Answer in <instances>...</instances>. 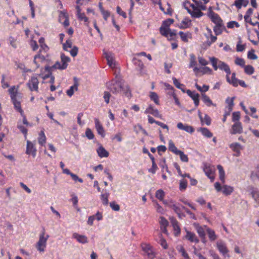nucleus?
<instances>
[{
    "label": "nucleus",
    "mask_w": 259,
    "mask_h": 259,
    "mask_svg": "<svg viewBox=\"0 0 259 259\" xmlns=\"http://www.w3.org/2000/svg\"><path fill=\"white\" fill-rule=\"evenodd\" d=\"M77 85L75 84L73 85L70 87L69 89H68L67 91L66 94L68 96L71 97L73 95L74 91H77Z\"/></svg>",
    "instance_id": "09e8293b"
},
{
    "label": "nucleus",
    "mask_w": 259,
    "mask_h": 259,
    "mask_svg": "<svg viewBox=\"0 0 259 259\" xmlns=\"http://www.w3.org/2000/svg\"><path fill=\"white\" fill-rule=\"evenodd\" d=\"M38 41L40 47V49L39 52H41L42 51L47 52L49 49L48 46L45 43V38L44 37H40Z\"/></svg>",
    "instance_id": "7c9ffc66"
},
{
    "label": "nucleus",
    "mask_w": 259,
    "mask_h": 259,
    "mask_svg": "<svg viewBox=\"0 0 259 259\" xmlns=\"http://www.w3.org/2000/svg\"><path fill=\"white\" fill-rule=\"evenodd\" d=\"M145 114H151L156 117H161L158 110L154 108L151 105H150L145 111Z\"/></svg>",
    "instance_id": "aec40b11"
},
{
    "label": "nucleus",
    "mask_w": 259,
    "mask_h": 259,
    "mask_svg": "<svg viewBox=\"0 0 259 259\" xmlns=\"http://www.w3.org/2000/svg\"><path fill=\"white\" fill-rule=\"evenodd\" d=\"M187 187V182L185 180H182L180 181V189L181 191L185 190Z\"/></svg>",
    "instance_id": "69168bd1"
},
{
    "label": "nucleus",
    "mask_w": 259,
    "mask_h": 259,
    "mask_svg": "<svg viewBox=\"0 0 259 259\" xmlns=\"http://www.w3.org/2000/svg\"><path fill=\"white\" fill-rule=\"evenodd\" d=\"M225 29L224 25L222 23L215 24L213 28V31L217 35L222 33L223 30Z\"/></svg>",
    "instance_id": "cd10ccee"
},
{
    "label": "nucleus",
    "mask_w": 259,
    "mask_h": 259,
    "mask_svg": "<svg viewBox=\"0 0 259 259\" xmlns=\"http://www.w3.org/2000/svg\"><path fill=\"white\" fill-rule=\"evenodd\" d=\"M76 15L79 20L83 21L84 22H88V18L85 16L84 13H80Z\"/></svg>",
    "instance_id": "680f3d73"
},
{
    "label": "nucleus",
    "mask_w": 259,
    "mask_h": 259,
    "mask_svg": "<svg viewBox=\"0 0 259 259\" xmlns=\"http://www.w3.org/2000/svg\"><path fill=\"white\" fill-rule=\"evenodd\" d=\"M179 35H180L181 39L184 42H188L189 39L192 38V34L189 32L185 33L183 31H180Z\"/></svg>",
    "instance_id": "bb28decb"
},
{
    "label": "nucleus",
    "mask_w": 259,
    "mask_h": 259,
    "mask_svg": "<svg viewBox=\"0 0 259 259\" xmlns=\"http://www.w3.org/2000/svg\"><path fill=\"white\" fill-rule=\"evenodd\" d=\"M191 20L188 18H185L181 22L180 25V28H187L191 25Z\"/></svg>",
    "instance_id": "ea45409f"
},
{
    "label": "nucleus",
    "mask_w": 259,
    "mask_h": 259,
    "mask_svg": "<svg viewBox=\"0 0 259 259\" xmlns=\"http://www.w3.org/2000/svg\"><path fill=\"white\" fill-rule=\"evenodd\" d=\"M150 98L151 100L153 101L154 103L157 104L159 105V98L157 95V94L155 92H150Z\"/></svg>",
    "instance_id": "a18cd8bd"
},
{
    "label": "nucleus",
    "mask_w": 259,
    "mask_h": 259,
    "mask_svg": "<svg viewBox=\"0 0 259 259\" xmlns=\"http://www.w3.org/2000/svg\"><path fill=\"white\" fill-rule=\"evenodd\" d=\"M195 87L197 88V89L202 93V94H204L203 93H205L208 91L209 90V86L207 85H203L202 87L198 85L197 83L195 84Z\"/></svg>",
    "instance_id": "de8ad7c7"
},
{
    "label": "nucleus",
    "mask_w": 259,
    "mask_h": 259,
    "mask_svg": "<svg viewBox=\"0 0 259 259\" xmlns=\"http://www.w3.org/2000/svg\"><path fill=\"white\" fill-rule=\"evenodd\" d=\"M151 1L152 2V3L154 4H158L159 6L160 9L162 12H164L165 13H166L167 14H171V9L170 7V5L169 4H167V5H168L167 11L166 12H165L164 11L163 8L161 6V3L160 2V0H151Z\"/></svg>",
    "instance_id": "72a5a7b5"
},
{
    "label": "nucleus",
    "mask_w": 259,
    "mask_h": 259,
    "mask_svg": "<svg viewBox=\"0 0 259 259\" xmlns=\"http://www.w3.org/2000/svg\"><path fill=\"white\" fill-rule=\"evenodd\" d=\"M95 127L98 134L101 135L102 137L104 138L105 136V132L102 124L98 119H95Z\"/></svg>",
    "instance_id": "412c9836"
},
{
    "label": "nucleus",
    "mask_w": 259,
    "mask_h": 259,
    "mask_svg": "<svg viewBox=\"0 0 259 259\" xmlns=\"http://www.w3.org/2000/svg\"><path fill=\"white\" fill-rule=\"evenodd\" d=\"M174 84L179 89H180L181 91H182L184 93L185 91V85L183 84H181L175 77L172 78Z\"/></svg>",
    "instance_id": "c03bdc74"
},
{
    "label": "nucleus",
    "mask_w": 259,
    "mask_h": 259,
    "mask_svg": "<svg viewBox=\"0 0 259 259\" xmlns=\"http://www.w3.org/2000/svg\"><path fill=\"white\" fill-rule=\"evenodd\" d=\"M202 100L205 104L208 107L215 106V104L212 103L209 97L205 94H202Z\"/></svg>",
    "instance_id": "c85d7f7f"
},
{
    "label": "nucleus",
    "mask_w": 259,
    "mask_h": 259,
    "mask_svg": "<svg viewBox=\"0 0 259 259\" xmlns=\"http://www.w3.org/2000/svg\"><path fill=\"white\" fill-rule=\"evenodd\" d=\"M179 130H183L188 133L192 134L194 132V128L188 124H184L182 122H179L177 125Z\"/></svg>",
    "instance_id": "a211bd4d"
},
{
    "label": "nucleus",
    "mask_w": 259,
    "mask_h": 259,
    "mask_svg": "<svg viewBox=\"0 0 259 259\" xmlns=\"http://www.w3.org/2000/svg\"><path fill=\"white\" fill-rule=\"evenodd\" d=\"M85 136L90 140L93 139L94 135L90 128H88L85 131Z\"/></svg>",
    "instance_id": "052dcab7"
},
{
    "label": "nucleus",
    "mask_w": 259,
    "mask_h": 259,
    "mask_svg": "<svg viewBox=\"0 0 259 259\" xmlns=\"http://www.w3.org/2000/svg\"><path fill=\"white\" fill-rule=\"evenodd\" d=\"M162 235H160V240L159 241V244L161 246L165 249H167L168 247L167 244L166 242V240L161 237Z\"/></svg>",
    "instance_id": "4d7b16f0"
},
{
    "label": "nucleus",
    "mask_w": 259,
    "mask_h": 259,
    "mask_svg": "<svg viewBox=\"0 0 259 259\" xmlns=\"http://www.w3.org/2000/svg\"><path fill=\"white\" fill-rule=\"evenodd\" d=\"M72 48V42L71 40L68 39L66 42L63 44V48L64 50L68 51V48Z\"/></svg>",
    "instance_id": "6e6d98bb"
},
{
    "label": "nucleus",
    "mask_w": 259,
    "mask_h": 259,
    "mask_svg": "<svg viewBox=\"0 0 259 259\" xmlns=\"http://www.w3.org/2000/svg\"><path fill=\"white\" fill-rule=\"evenodd\" d=\"M68 17V15L64 11H61L59 12V21L62 22L64 20Z\"/></svg>",
    "instance_id": "8fccbe9b"
},
{
    "label": "nucleus",
    "mask_w": 259,
    "mask_h": 259,
    "mask_svg": "<svg viewBox=\"0 0 259 259\" xmlns=\"http://www.w3.org/2000/svg\"><path fill=\"white\" fill-rule=\"evenodd\" d=\"M9 92L15 108L22 114L23 111L21 109L20 101H19L20 95L18 93L17 89L13 86L9 89Z\"/></svg>",
    "instance_id": "f03ea898"
},
{
    "label": "nucleus",
    "mask_w": 259,
    "mask_h": 259,
    "mask_svg": "<svg viewBox=\"0 0 259 259\" xmlns=\"http://www.w3.org/2000/svg\"><path fill=\"white\" fill-rule=\"evenodd\" d=\"M183 7L193 18H199L203 15V13L194 4L185 2L183 4Z\"/></svg>",
    "instance_id": "39448f33"
},
{
    "label": "nucleus",
    "mask_w": 259,
    "mask_h": 259,
    "mask_svg": "<svg viewBox=\"0 0 259 259\" xmlns=\"http://www.w3.org/2000/svg\"><path fill=\"white\" fill-rule=\"evenodd\" d=\"M107 87L113 93H119L123 92L125 95L130 98L131 97V93L128 87H124L122 81L119 80H113L109 82Z\"/></svg>",
    "instance_id": "f257e3e1"
},
{
    "label": "nucleus",
    "mask_w": 259,
    "mask_h": 259,
    "mask_svg": "<svg viewBox=\"0 0 259 259\" xmlns=\"http://www.w3.org/2000/svg\"><path fill=\"white\" fill-rule=\"evenodd\" d=\"M40 53L41 52H39V53L34 57L33 62L36 65L37 68H38L40 66V64L46 60L45 57L40 54Z\"/></svg>",
    "instance_id": "6ab92c4d"
},
{
    "label": "nucleus",
    "mask_w": 259,
    "mask_h": 259,
    "mask_svg": "<svg viewBox=\"0 0 259 259\" xmlns=\"http://www.w3.org/2000/svg\"><path fill=\"white\" fill-rule=\"evenodd\" d=\"M217 39L215 36H213L212 34H210V38H208L207 40V44L210 46L212 43L214 42Z\"/></svg>",
    "instance_id": "bf43d9fd"
},
{
    "label": "nucleus",
    "mask_w": 259,
    "mask_h": 259,
    "mask_svg": "<svg viewBox=\"0 0 259 259\" xmlns=\"http://www.w3.org/2000/svg\"><path fill=\"white\" fill-rule=\"evenodd\" d=\"M249 191L257 206H259V190L257 188L251 187Z\"/></svg>",
    "instance_id": "f3484780"
},
{
    "label": "nucleus",
    "mask_w": 259,
    "mask_h": 259,
    "mask_svg": "<svg viewBox=\"0 0 259 259\" xmlns=\"http://www.w3.org/2000/svg\"><path fill=\"white\" fill-rule=\"evenodd\" d=\"M169 28L161 26L160 28V33L166 37H168V31Z\"/></svg>",
    "instance_id": "603ef678"
},
{
    "label": "nucleus",
    "mask_w": 259,
    "mask_h": 259,
    "mask_svg": "<svg viewBox=\"0 0 259 259\" xmlns=\"http://www.w3.org/2000/svg\"><path fill=\"white\" fill-rule=\"evenodd\" d=\"M49 237L48 234H46L45 229H43L39 235V240L35 245V247L38 251L41 252L45 251Z\"/></svg>",
    "instance_id": "20e7f679"
},
{
    "label": "nucleus",
    "mask_w": 259,
    "mask_h": 259,
    "mask_svg": "<svg viewBox=\"0 0 259 259\" xmlns=\"http://www.w3.org/2000/svg\"><path fill=\"white\" fill-rule=\"evenodd\" d=\"M185 238L191 242L198 243L199 242V240L196 234L188 230H186V234Z\"/></svg>",
    "instance_id": "4468645a"
},
{
    "label": "nucleus",
    "mask_w": 259,
    "mask_h": 259,
    "mask_svg": "<svg viewBox=\"0 0 259 259\" xmlns=\"http://www.w3.org/2000/svg\"><path fill=\"white\" fill-rule=\"evenodd\" d=\"M71 198L70 199L71 201L72 202L73 205L74 207L77 206V203H78V198L76 195L74 194H71Z\"/></svg>",
    "instance_id": "e2e57ef3"
},
{
    "label": "nucleus",
    "mask_w": 259,
    "mask_h": 259,
    "mask_svg": "<svg viewBox=\"0 0 259 259\" xmlns=\"http://www.w3.org/2000/svg\"><path fill=\"white\" fill-rule=\"evenodd\" d=\"M209 60L214 70H217L218 69H219L224 71L227 75L231 74L230 68L226 63L215 57H210Z\"/></svg>",
    "instance_id": "7ed1b4c3"
},
{
    "label": "nucleus",
    "mask_w": 259,
    "mask_h": 259,
    "mask_svg": "<svg viewBox=\"0 0 259 259\" xmlns=\"http://www.w3.org/2000/svg\"><path fill=\"white\" fill-rule=\"evenodd\" d=\"M109 196V193H105L102 194L101 195V200L104 205H107L108 204V197Z\"/></svg>",
    "instance_id": "49530a36"
},
{
    "label": "nucleus",
    "mask_w": 259,
    "mask_h": 259,
    "mask_svg": "<svg viewBox=\"0 0 259 259\" xmlns=\"http://www.w3.org/2000/svg\"><path fill=\"white\" fill-rule=\"evenodd\" d=\"M186 93L193 99L195 106L197 107L199 104V95L195 92H192L190 90H188Z\"/></svg>",
    "instance_id": "dca6fc26"
},
{
    "label": "nucleus",
    "mask_w": 259,
    "mask_h": 259,
    "mask_svg": "<svg viewBox=\"0 0 259 259\" xmlns=\"http://www.w3.org/2000/svg\"><path fill=\"white\" fill-rule=\"evenodd\" d=\"M204 171L205 175L212 181L214 179L213 172L214 169L209 165H205L204 167Z\"/></svg>",
    "instance_id": "b1692460"
},
{
    "label": "nucleus",
    "mask_w": 259,
    "mask_h": 259,
    "mask_svg": "<svg viewBox=\"0 0 259 259\" xmlns=\"http://www.w3.org/2000/svg\"><path fill=\"white\" fill-rule=\"evenodd\" d=\"M168 149L171 152H173L176 155L181 151L177 149L171 140H169L168 141Z\"/></svg>",
    "instance_id": "f704fd0d"
},
{
    "label": "nucleus",
    "mask_w": 259,
    "mask_h": 259,
    "mask_svg": "<svg viewBox=\"0 0 259 259\" xmlns=\"http://www.w3.org/2000/svg\"><path fill=\"white\" fill-rule=\"evenodd\" d=\"M214 187L218 192H222L226 196L231 195L234 191L233 187L227 185H224L222 186L219 182H215Z\"/></svg>",
    "instance_id": "423d86ee"
},
{
    "label": "nucleus",
    "mask_w": 259,
    "mask_h": 259,
    "mask_svg": "<svg viewBox=\"0 0 259 259\" xmlns=\"http://www.w3.org/2000/svg\"><path fill=\"white\" fill-rule=\"evenodd\" d=\"M26 153L27 154H31L33 157H35L36 154V149L34 144L29 141H27Z\"/></svg>",
    "instance_id": "ddd939ff"
},
{
    "label": "nucleus",
    "mask_w": 259,
    "mask_h": 259,
    "mask_svg": "<svg viewBox=\"0 0 259 259\" xmlns=\"http://www.w3.org/2000/svg\"><path fill=\"white\" fill-rule=\"evenodd\" d=\"M97 152L100 158L108 157L109 152L101 145L97 149Z\"/></svg>",
    "instance_id": "393cba45"
},
{
    "label": "nucleus",
    "mask_w": 259,
    "mask_h": 259,
    "mask_svg": "<svg viewBox=\"0 0 259 259\" xmlns=\"http://www.w3.org/2000/svg\"><path fill=\"white\" fill-rule=\"evenodd\" d=\"M208 16L211 19V21L215 24L223 22V21L219 17V15L212 11L209 12Z\"/></svg>",
    "instance_id": "5701e85b"
},
{
    "label": "nucleus",
    "mask_w": 259,
    "mask_h": 259,
    "mask_svg": "<svg viewBox=\"0 0 259 259\" xmlns=\"http://www.w3.org/2000/svg\"><path fill=\"white\" fill-rule=\"evenodd\" d=\"M46 137L45 136V133L43 131H41L39 134L38 138V143L42 146H44L45 143H46Z\"/></svg>",
    "instance_id": "2f4dec72"
},
{
    "label": "nucleus",
    "mask_w": 259,
    "mask_h": 259,
    "mask_svg": "<svg viewBox=\"0 0 259 259\" xmlns=\"http://www.w3.org/2000/svg\"><path fill=\"white\" fill-rule=\"evenodd\" d=\"M174 20L172 19H168L162 22V26L166 28H169V26L172 24Z\"/></svg>",
    "instance_id": "13d9d810"
},
{
    "label": "nucleus",
    "mask_w": 259,
    "mask_h": 259,
    "mask_svg": "<svg viewBox=\"0 0 259 259\" xmlns=\"http://www.w3.org/2000/svg\"><path fill=\"white\" fill-rule=\"evenodd\" d=\"M230 75L226 74V80L233 87H236L238 85V81L239 79L236 77V73L233 72L231 74V77L230 78Z\"/></svg>",
    "instance_id": "2eb2a0df"
},
{
    "label": "nucleus",
    "mask_w": 259,
    "mask_h": 259,
    "mask_svg": "<svg viewBox=\"0 0 259 259\" xmlns=\"http://www.w3.org/2000/svg\"><path fill=\"white\" fill-rule=\"evenodd\" d=\"M190 62L189 67L192 68L196 65V60L195 56L193 54H191L190 55Z\"/></svg>",
    "instance_id": "864d4df0"
},
{
    "label": "nucleus",
    "mask_w": 259,
    "mask_h": 259,
    "mask_svg": "<svg viewBox=\"0 0 259 259\" xmlns=\"http://www.w3.org/2000/svg\"><path fill=\"white\" fill-rule=\"evenodd\" d=\"M199 131L204 136L207 138H211L212 137V134L206 128H200Z\"/></svg>",
    "instance_id": "79ce46f5"
},
{
    "label": "nucleus",
    "mask_w": 259,
    "mask_h": 259,
    "mask_svg": "<svg viewBox=\"0 0 259 259\" xmlns=\"http://www.w3.org/2000/svg\"><path fill=\"white\" fill-rule=\"evenodd\" d=\"M72 238L75 239L78 243L81 244H85L89 242L88 238L86 236L77 233H73L72 234Z\"/></svg>",
    "instance_id": "9b49d317"
},
{
    "label": "nucleus",
    "mask_w": 259,
    "mask_h": 259,
    "mask_svg": "<svg viewBox=\"0 0 259 259\" xmlns=\"http://www.w3.org/2000/svg\"><path fill=\"white\" fill-rule=\"evenodd\" d=\"M240 119V113L239 112H235L232 114V121L236 122H239Z\"/></svg>",
    "instance_id": "338daca9"
},
{
    "label": "nucleus",
    "mask_w": 259,
    "mask_h": 259,
    "mask_svg": "<svg viewBox=\"0 0 259 259\" xmlns=\"http://www.w3.org/2000/svg\"><path fill=\"white\" fill-rule=\"evenodd\" d=\"M177 155H179L181 160L183 162H188V157L187 155L185 154L184 153L180 151L177 154Z\"/></svg>",
    "instance_id": "5fc2aeb1"
},
{
    "label": "nucleus",
    "mask_w": 259,
    "mask_h": 259,
    "mask_svg": "<svg viewBox=\"0 0 259 259\" xmlns=\"http://www.w3.org/2000/svg\"><path fill=\"white\" fill-rule=\"evenodd\" d=\"M234 99H235L234 97H232V98L228 97L226 100V102L227 104H228L229 105V109L230 110H232V108L234 105L233 102H234Z\"/></svg>",
    "instance_id": "0e129e2a"
},
{
    "label": "nucleus",
    "mask_w": 259,
    "mask_h": 259,
    "mask_svg": "<svg viewBox=\"0 0 259 259\" xmlns=\"http://www.w3.org/2000/svg\"><path fill=\"white\" fill-rule=\"evenodd\" d=\"M177 249L185 258H188V254L186 252L183 246L178 245L177 247Z\"/></svg>",
    "instance_id": "37998d69"
},
{
    "label": "nucleus",
    "mask_w": 259,
    "mask_h": 259,
    "mask_svg": "<svg viewBox=\"0 0 259 259\" xmlns=\"http://www.w3.org/2000/svg\"><path fill=\"white\" fill-rule=\"evenodd\" d=\"M243 132V128L241 122H236L232 126L230 133L232 135L241 134Z\"/></svg>",
    "instance_id": "f8f14e48"
},
{
    "label": "nucleus",
    "mask_w": 259,
    "mask_h": 259,
    "mask_svg": "<svg viewBox=\"0 0 259 259\" xmlns=\"http://www.w3.org/2000/svg\"><path fill=\"white\" fill-rule=\"evenodd\" d=\"M205 227L206 228V231L210 240L214 241L216 240L217 236L216 235L215 232L213 230L207 227L206 226H205Z\"/></svg>",
    "instance_id": "c756f323"
},
{
    "label": "nucleus",
    "mask_w": 259,
    "mask_h": 259,
    "mask_svg": "<svg viewBox=\"0 0 259 259\" xmlns=\"http://www.w3.org/2000/svg\"><path fill=\"white\" fill-rule=\"evenodd\" d=\"M105 57L107 61L108 65L111 67L114 68L115 67V62L114 59L113 54L111 53H105Z\"/></svg>",
    "instance_id": "4be33fe9"
},
{
    "label": "nucleus",
    "mask_w": 259,
    "mask_h": 259,
    "mask_svg": "<svg viewBox=\"0 0 259 259\" xmlns=\"http://www.w3.org/2000/svg\"><path fill=\"white\" fill-rule=\"evenodd\" d=\"M45 69L46 71H48V74L45 75V76H42L41 77L43 78L44 80L46 79L47 78H48L49 77H51L50 82L53 84L54 82L55 78L53 76H51V71L50 67L49 66H46Z\"/></svg>",
    "instance_id": "e433bc0d"
},
{
    "label": "nucleus",
    "mask_w": 259,
    "mask_h": 259,
    "mask_svg": "<svg viewBox=\"0 0 259 259\" xmlns=\"http://www.w3.org/2000/svg\"><path fill=\"white\" fill-rule=\"evenodd\" d=\"M235 63L237 65L243 67L245 65V61L243 59L236 58L235 60Z\"/></svg>",
    "instance_id": "774afa93"
},
{
    "label": "nucleus",
    "mask_w": 259,
    "mask_h": 259,
    "mask_svg": "<svg viewBox=\"0 0 259 259\" xmlns=\"http://www.w3.org/2000/svg\"><path fill=\"white\" fill-rule=\"evenodd\" d=\"M230 147L232 149V150L238 153H240V151L242 149L241 145L238 143H234L231 144L230 145Z\"/></svg>",
    "instance_id": "a19ab883"
},
{
    "label": "nucleus",
    "mask_w": 259,
    "mask_h": 259,
    "mask_svg": "<svg viewBox=\"0 0 259 259\" xmlns=\"http://www.w3.org/2000/svg\"><path fill=\"white\" fill-rule=\"evenodd\" d=\"M39 81L36 76H33L27 83V85L31 91H38Z\"/></svg>",
    "instance_id": "6e6552de"
},
{
    "label": "nucleus",
    "mask_w": 259,
    "mask_h": 259,
    "mask_svg": "<svg viewBox=\"0 0 259 259\" xmlns=\"http://www.w3.org/2000/svg\"><path fill=\"white\" fill-rule=\"evenodd\" d=\"M217 168L219 170L220 179L223 183H224L225 174L223 167L222 165H218Z\"/></svg>",
    "instance_id": "58836bf2"
},
{
    "label": "nucleus",
    "mask_w": 259,
    "mask_h": 259,
    "mask_svg": "<svg viewBox=\"0 0 259 259\" xmlns=\"http://www.w3.org/2000/svg\"><path fill=\"white\" fill-rule=\"evenodd\" d=\"M163 203L171 208L176 213L181 212L180 205L172 199H168V201H163Z\"/></svg>",
    "instance_id": "9d476101"
},
{
    "label": "nucleus",
    "mask_w": 259,
    "mask_h": 259,
    "mask_svg": "<svg viewBox=\"0 0 259 259\" xmlns=\"http://www.w3.org/2000/svg\"><path fill=\"white\" fill-rule=\"evenodd\" d=\"M195 226L197 232L199 234V236L202 238H205V233L204 229L198 224H195Z\"/></svg>",
    "instance_id": "473e14b6"
},
{
    "label": "nucleus",
    "mask_w": 259,
    "mask_h": 259,
    "mask_svg": "<svg viewBox=\"0 0 259 259\" xmlns=\"http://www.w3.org/2000/svg\"><path fill=\"white\" fill-rule=\"evenodd\" d=\"M70 61L69 57L66 56L64 54L61 55V62L62 64V69H66L68 66V63Z\"/></svg>",
    "instance_id": "a878e982"
},
{
    "label": "nucleus",
    "mask_w": 259,
    "mask_h": 259,
    "mask_svg": "<svg viewBox=\"0 0 259 259\" xmlns=\"http://www.w3.org/2000/svg\"><path fill=\"white\" fill-rule=\"evenodd\" d=\"M250 178L253 181L256 179L259 181V166H257L254 170L252 171L250 175Z\"/></svg>",
    "instance_id": "4c0bfd02"
},
{
    "label": "nucleus",
    "mask_w": 259,
    "mask_h": 259,
    "mask_svg": "<svg viewBox=\"0 0 259 259\" xmlns=\"http://www.w3.org/2000/svg\"><path fill=\"white\" fill-rule=\"evenodd\" d=\"M244 72L248 74V75H251L254 72V68L251 65H246L244 66Z\"/></svg>",
    "instance_id": "3c124183"
},
{
    "label": "nucleus",
    "mask_w": 259,
    "mask_h": 259,
    "mask_svg": "<svg viewBox=\"0 0 259 259\" xmlns=\"http://www.w3.org/2000/svg\"><path fill=\"white\" fill-rule=\"evenodd\" d=\"M216 246L220 253L222 254L224 257H230V255L228 254L229 250L224 241L222 240L218 241L216 243Z\"/></svg>",
    "instance_id": "0eeeda50"
},
{
    "label": "nucleus",
    "mask_w": 259,
    "mask_h": 259,
    "mask_svg": "<svg viewBox=\"0 0 259 259\" xmlns=\"http://www.w3.org/2000/svg\"><path fill=\"white\" fill-rule=\"evenodd\" d=\"M165 193L162 189L158 190L155 193V197L160 201H168V200H164Z\"/></svg>",
    "instance_id": "c9c22d12"
},
{
    "label": "nucleus",
    "mask_w": 259,
    "mask_h": 259,
    "mask_svg": "<svg viewBox=\"0 0 259 259\" xmlns=\"http://www.w3.org/2000/svg\"><path fill=\"white\" fill-rule=\"evenodd\" d=\"M141 247L142 250L149 258L153 259L155 257V252L149 244L143 243L141 244Z\"/></svg>",
    "instance_id": "1a4fd4ad"
}]
</instances>
